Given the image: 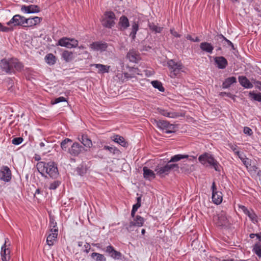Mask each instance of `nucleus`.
Instances as JSON below:
<instances>
[{
    "label": "nucleus",
    "mask_w": 261,
    "mask_h": 261,
    "mask_svg": "<svg viewBox=\"0 0 261 261\" xmlns=\"http://www.w3.org/2000/svg\"><path fill=\"white\" fill-rule=\"evenodd\" d=\"M37 168L42 176H44V172L52 178H56L59 175L57 164L54 162H40L37 164Z\"/></svg>",
    "instance_id": "1"
},
{
    "label": "nucleus",
    "mask_w": 261,
    "mask_h": 261,
    "mask_svg": "<svg viewBox=\"0 0 261 261\" xmlns=\"http://www.w3.org/2000/svg\"><path fill=\"white\" fill-rule=\"evenodd\" d=\"M23 67L22 64L16 59H3L0 61V68L8 73H14L15 71H19Z\"/></svg>",
    "instance_id": "2"
},
{
    "label": "nucleus",
    "mask_w": 261,
    "mask_h": 261,
    "mask_svg": "<svg viewBox=\"0 0 261 261\" xmlns=\"http://www.w3.org/2000/svg\"><path fill=\"white\" fill-rule=\"evenodd\" d=\"M200 163L205 167H210L214 168L217 171H220V165L214 158L213 155L205 152L200 155L198 158Z\"/></svg>",
    "instance_id": "3"
},
{
    "label": "nucleus",
    "mask_w": 261,
    "mask_h": 261,
    "mask_svg": "<svg viewBox=\"0 0 261 261\" xmlns=\"http://www.w3.org/2000/svg\"><path fill=\"white\" fill-rule=\"evenodd\" d=\"M179 165L177 164H169V162L164 166H157L155 169L156 174L161 177H163L168 175L171 170L177 171L179 169Z\"/></svg>",
    "instance_id": "4"
},
{
    "label": "nucleus",
    "mask_w": 261,
    "mask_h": 261,
    "mask_svg": "<svg viewBox=\"0 0 261 261\" xmlns=\"http://www.w3.org/2000/svg\"><path fill=\"white\" fill-rule=\"evenodd\" d=\"M167 65L171 70L170 76L172 78L177 76L184 67L181 63L176 62L173 60H169L167 62Z\"/></svg>",
    "instance_id": "5"
},
{
    "label": "nucleus",
    "mask_w": 261,
    "mask_h": 261,
    "mask_svg": "<svg viewBox=\"0 0 261 261\" xmlns=\"http://www.w3.org/2000/svg\"><path fill=\"white\" fill-rule=\"evenodd\" d=\"M154 124L160 129L165 130V133L171 134L175 132V125L163 120H154Z\"/></svg>",
    "instance_id": "6"
},
{
    "label": "nucleus",
    "mask_w": 261,
    "mask_h": 261,
    "mask_svg": "<svg viewBox=\"0 0 261 261\" xmlns=\"http://www.w3.org/2000/svg\"><path fill=\"white\" fill-rule=\"evenodd\" d=\"M144 223V219L139 215L136 216L133 220H130L129 223L124 224L125 229L128 231H134L136 227H141Z\"/></svg>",
    "instance_id": "7"
},
{
    "label": "nucleus",
    "mask_w": 261,
    "mask_h": 261,
    "mask_svg": "<svg viewBox=\"0 0 261 261\" xmlns=\"http://www.w3.org/2000/svg\"><path fill=\"white\" fill-rule=\"evenodd\" d=\"M115 14L112 11H107L105 13V17L102 20V24L103 27L111 28L115 24Z\"/></svg>",
    "instance_id": "8"
},
{
    "label": "nucleus",
    "mask_w": 261,
    "mask_h": 261,
    "mask_svg": "<svg viewBox=\"0 0 261 261\" xmlns=\"http://www.w3.org/2000/svg\"><path fill=\"white\" fill-rule=\"evenodd\" d=\"M78 41L74 38L63 37L58 40L57 45L68 48H75L78 46Z\"/></svg>",
    "instance_id": "9"
},
{
    "label": "nucleus",
    "mask_w": 261,
    "mask_h": 261,
    "mask_svg": "<svg viewBox=\"0 0 261 261\" xmlns=\"http://www.w3.org/2000/svg\"><path fill=\"white\" fill-rule=\"evenodd\" d=\"M85 151V147L78 142H74L68 149V152L73 156H76Z\"/></svg>",
    "instance_id": "10"
},
{
    "label": "nucleus",
    "mask_w": 261,
    "mask_h": 261,
    "mask_svg": "<svg viewBox=\"0 0 261 261\" xmlns=\"http://www.w3.org/2000/svg\"><path fill=\"white\" fill-rule=\"evenodd\" d=\"M217 220L216 224L218 226H227L229 224V222L226 213L222 211L217 216Z\"/></svg>",
    "instance_id": "11"
},
{
    "label": "nucleus",
    "mask_w": 261,
    "mask_h": 261,
    "mask_svg": "<svg viewBox=\"0 0 261 261\" xmlns=\"http://www.w3.org/2000/svg\"><path fill=\"white\" fill-rule=\"evenodd\" d=\"M12 178L11 171L6 166H2L0 169V179L5 182H9Z\"/></svg>",
    "instance_id": "12"
},
{
    "label": "nucleus",
    "mask_w": 261,
    "mask_h": 261,
    "mask_svg": "<svg viewBox=\"0 0 261 261\" xmlns=\"http://www.w3.org/2000/svg\"><path fill=\"white\" fill-rule=\"evenodd\" d=\"M25 18L18 14L14 15L13 18L7 22L8 25L13 24V26L21 25L24 27L25 24Z\"/></svg>",
    "instance_id": "13"
},
{
    "label": "nucleus",
    "mask_w": 261,
    "mask_h": 261,
    "mask_svg": "<svg viewBox=\"0 0 261 261\" xmlns=\"http://www.w3.org/2000/svg\"><path fill=\"white\" fill-rule=\"evenodd\" d=\"M90 47L95 51H103L107 49L108 44L105 42L96 41L91 44Z\"/></svg>",
    "instance_id": "14"
},
{
    "label": "nucleus",
    "mask_w": 261,
    "mask_h": 261,
    "mask_svg": "<svg viewBox=\"0 0 261 261\" xmlns=\"http://www.w3.org/2000/svg\"><path fill=\"white\" fill-rule=\"evenodd\" d=\"M158 112L165 117L175 118L179 116V113L173 111H168L167 110L163 109L162 108L157 109Z\"/></svg>",
    "instance_id": "15"
},
{
    "label": "nucleus",
    "mask_w": 261,
    "mask_h": 261,
    "mask_svg": "<svg viewBox=\"0 0 261 261\" xmlns=\"http://www.w3.org/2000/svg\"><path fill=\"white\" fill-rule=\"evenodd\" d=\"M215 63L219 69H223L226 67L228 65L227 60L222 56L216 57L214 58Z\"/></svg>",
    "instance_id": "16"
},
{
    "label": "nucleus",
    "mask_w": 261,
    "mask_h": 261,
    "mask_svg": "<svg viewBox=\"0 0 261 261\" xmlns=\"http://www.w3.org/2000/svg\"><path fill=\"white\" fill-rule=\"evenodd\" d=\"M21 10L27 13H35L40 12L41 9L37 5H30L28 6L23 5L21 7Z\"/></svg>",
    "instance_id": "17"
},
{
    "label": "nucleus",
    "mask_w": 261,
    "mask_h": 261,
    "mask_svg": "<svg viewBox=\"0 0 261 261\" xmlns=\"http://www.w3.org/2000/svg\"><path fill=\"white\" fill-rule=\"evenodd\" d=\"M200 49L204 53L211 54L213 53L214 47L211 43L207 42H202L199 45Z\"/></svg>",
    "instance_id": "18"
},
{
    "label": "nucleus",
    "mask_w": 261,
    "mask_h": 261,
    "mask_svg": "<svg viewBox=\"0 0 261 261\" xmlns=\"http://www.w3.org/2000/svg\"><path fill=\"white\" fill-rule=\"evenodd\" d=\"M120 31H124L126 30L129 26V22L127 17L124 15H122L119 18V21L118 24Z\"/></svg>",
    "instance_id": "19"
},
{
    "label": "nucleus",
    "mask_w": 261,
    "mask_h": 261,
    "mask_svg": "<svg viewBox=\"0 0 261 261\" xmlns=\"http://www.w3.org/2000/svg\"><path fill=\"white\" fill-rule=\"evenodd\" d=\"M238 80L240 85L245 88L250 89L253 86V84L245 76H239Z\"/></svg>",
    "instance_id": "20"
},
{
    "label": "nucleus",
    "mask_w": 261,
    "mask_h": 261,
    "mask_svg": "<svg viewBox=\"0 0 261 261\" xmlns=\"http://www.w3.org/2000/svg\"><path fill=\"white\" fill-rule=\"evenodd\" d=\"M42 20L41 17H34L33 18H25V24L24 25V27H29L35 25L39 23Z\"/></svg>",
    "instance_id": "21"
},
{
    "label": "nucleus",
    "mask_w": 261,
    "mask_h": 261,
    "mask_svg": "<svg viewBox=\"0 0 261 261\" xmlns=\"http://www.w3.org/2000/svg\"><path fill=\"white\" fill-rule=\"evenodd\" d=\"M1 254L3 261H8L10 259V250L9 248L6 247V244L2 246Z\"/></svg>",
    "instance_id": "22"
},
{
    "label": "nucleus",
    "mask_w": 261,
    "mask_h": 261,
    "mask_svg": "<svg viewBox=\"0 0 261 261\" xmlns=\"http://www.w3.org/2000/svg\"><path fill=\"white\" fill-rule=\"evenodd\" d=\"M126 57L132 62H137L139 58L138 53L134 49L130 50L127 54Z\"/></svg>",
    "instance_id": "23"
},
{
    "label": "nucleus",
    "mask_w": 261,
    "mask_h": 261,
    "mask_svg": "<svg viewBox=\"0 0 261 261\" xmlns=\"http://www.w3.org/2000/svg\"><path fill=\"white\" fill-rule=\"evenodd\" d=\"M237 79L234 76L229 77L225 79L223 82L222 87L223 89L229 88L233 84L237 83Z\"/></svg>",
    "instance_id": "24"
},
{
    "label": "nucleus",
    "mask_w": 261,
    "mask_h": 261,
    "mask_svg": "<svg viewBox=\"0 0 261 261\" xmlns=\"http://www.w3.org/2000/svg\"><path fill=\"white\" fill-rule=\"evenodd\" d=\"M52 233L49 234L46 239V242L47 244L51 246L54 245V241L56 240L58 236V229H55L54 231H51Z\"/></svg>",
    "instance_id": "25"
},
{
    "label": "nucleus",
    "mask_w": 261,
    "mask_h": 261,
    "mask_svg": "<svg viewBox=\"0 0 261 261\" xmlns=\"http://www.w3.org/2000/svg\"><path fill=\"white\" fill-rule=\"evenodd\" d=\"M143 176L145 179L151 180L155 177V175L153 171L148 169L147 167L143 168Z\"/></svg>",
    "instance_id": "26"
},
{
    "label": "nucleus",
    "mask_w": 261,
    "mask_h": 261,
    "mask_svg": "<svg viewBox=\"0 0 261 261\" xmlns=\"http://www.w3.org/2000/svg\"><path fill=\"white\" fill-rule=\"evenodd\" d=\"M139 30V23L138 21H134L132 22L131 32L129 37L132 40H135L136 37V34Z\"/></svg>",
    "instance_id": "27"
},
{
    "label": "nucleus",
    "mask_w": 261,
    "mask_h": 261,
    "mask_svg": "<svg viewBox=\"0 0 261 261\" xmlns=\"http://www.w3.org/2000/svg\"><path fill=\"white\" fill-rule=\"evenodd\" d=\"M79 140L85 147L90 148L92 146V141L87 135H82L81 137H79Z\"/></svg>",
    "instance_id": "28"
},
{
    "label": "nucleus",
    "mask_w": 261,
    "mask_h": 261,
    "mask_svg": "<svg viewBox=\"0 0 261 261\" xmlns=\"http://www.w3.org/2000/svg\"><path fill=\"white\" fill-rule=\"evenodd\" d=\"M93 66L98 69V73H108L110 68V66L105 65L101 64H94Z\"/></svg>",
    "instance_id": "29"
},
{
    "label": "nucleus",
    "mask_w": 261,
    "mask_h": 261,
    "mask_svg": "<svg viewBox=\"0 0 261 261\" xmlns=\"http://www.w3.org/2000/svg\"><path fill=\"white\" fill-rule=\"evenodd\" d=\"M213 201L216 204H219L222 201V194L220 192H216L212 193Z\"/></svg>",
    "instance_id": "30"
},
{
    "label": "nucleus",
    "mask_w": 261,
    "mask_h": 261,
    "mask_svg": "<svg viewBox=\"0 0 261 261\" xmlns=\"http://www.w3.org/2000/svg\"><path fill=\"white\" fill-rule=\"evenodd\" d=\"M62 58L66 62H69L73 59V53L68 50H64L62 54Z\"/></svg>",
    "instance_id": "31"
},
{
    "label": "nucleus",
    "mask_w": 261,
    "mask_h": 261,
    "mask_svg": "<svg viewBox=\"0 0 261 261\" xmlns=\"http://www.w3.org/2000/svg\"><path fill=\"white\" fill-rule=\"evenodd\" d=\"M188 155L186 154H176L175 155H173L171 158L170 160L168 162L169 164H170L172 162H177L179 161H180L181 159H188L189 158Z\"/></svg>",
    "instance_id": "32"
},
{
    "label": "nucleus",
    "mask_w": 261,
    "mask_h": 261,
    "mask_svg": "<svg viewBox=\"0 0 261 261\" xmlns=\"http://www.w3.org/2000/svg\"><path fill=\"white\" fill-rule=\"evenodd\" d=\"M45 60L48 64L53 65L56 62V58L53 54H48L45 57Z\"/></svg>",
    "instance_id": "33"
},
{
    "label": "nucleus",
    "mask_w": 261,
    "mask_h": 261,
    "mask_svg": "<svg viewBox=\"0 0 261 261\" xmlns=\"http://www.w3.org/2000/svg\"><path fill=\"white\" fill-rule=\"evenodd\" d=\"M148 27L149 29L155 33H161L163 29V27H158L153 22H148Z\"/></svg>",
    "instance_id": "34"
},
{
    "label": "nucleus",
    "mask_w": 261,
    "mask_h": 261,
    "mask_svg": "<svg viewBox=\"0 0 261 261\" xmlns=\"http://www.w3.org/2000/svg\"><path fill=\"white\" fill-rule=\"evenodd\" d=\"M114 141L123 147H126L128 145L124 138L119 135H116L114 137Z\"/></svg>",
    "instance_id": "35"
},
{
    "label": "nucleus",
    "mask_w": 261,
    "mask_h": 261,
    "mask_svg": "<svg viewBox=\"0 0 261 261\" xmlns=\"http://www.w3.org/2000/svg\"><path fill=\"white\" fill-rule=\"evenodd\" d=\"M192 165H190L187 163H184L181 165L180 168L182 172H184L185 174H188L192 171Z\"/></svg>",
    "instance_id": "36"
},
{
    "label": "nucleus",
    "mask_w": 261,
    "mask_h": 261,
    "mask_svg": "<svg viewBox=\"0 0 261 261\" xmlns=\"http://www.w3.org/2000/svg\"><path fill=\"white\" fill-rule=\"evenodd\" d=\"M91 257L92 259H95L96 261H106V258L103 254L93 252L91 254Z\"/></svg>",
    "instance_id": "37"
},
{
    "label": "nucleus",
    "mask_w": 261,
    "mask_h": 261,
    "mask_svg": "<svg viewBox=\"0 0 261 261\" xmlns=\"http://www.w3.org/2000/svg\"><path fill=\"white\" fill-rule=\"evenodd\" d=\"M151 84L155 88L158 89L161 92H164L165 90L161 82L158 81H153L151 82Z\"/></svg>",
    "instance_id": "38"
},
{
    "label": "nucleus",
    "mask_w": 261,
    "mask_h": 261,
    "mask_svg": "<svg viewBox=\"0 0 261 261\" xmlns=\"http://www.w3.org/2000/svg\"><path fill=\"white\" fill-rule=\"evenodd\" d=\"M249 96L254 100L261 102V93H255L254 92H250Z\"/></svg>",
    "instance_id": "39"
},
{
    "label": "nucleus",
    "mask_w": 261,
    "mask_h": 261,
    "mask_svg": "<svg viewBox=\"0 0 261 261\" xmlns=\"http://www.w3.org/2000/svg\"><path fill=\"white\" fill-rule=\"evenodd\" d=\"M247 216L249 218V219L253 223H257V216L252 210L250 209V213L248 214Z\"/></svg>",
    "instance_id": "40"
},
{
    "label": "nucleus",
    "mask_w": 261,
    "mask_h": 261,
    "mask_svg": "<svg viewBox=\"0 0 261 261\" xmlns=\"http://www.w3.org/2000/svg\"><path fill=\"white\" fill-rule=\"evenodd\" d=\"M72 142V141L69 138H66L63 140L61 143V147L62 149L63 150H66V149L68 147V143H71Z\"/></svg>",
    "instance_id": "41"
},
{
    "label": "nucleus",
    "mask_w": 261,
    "mask_h": 261,
    "mask_svg": "<svg viewBox=\"0 0 261 261\" xmlns=\"http://www.w3.org/2000/svg\"><path fill=\"white\" fill-rule=\"evenodd\" d=\"M253 251L259 257H261V245L255 244L253 246Z\"/></svg>",
    "instance_id": "42"
},
{
    "label": "nucleus",
    "mask_w": 261,
    "mask_h": 261,
    "mask_svg": "<svg viewBox=\"0 0 261 261\" xmlns=\"http://www.w3.org/2000/svg\"><path fill=\"white\" fill-rule=\"evenodd\" d=\"M76 171L79 175L83 176L86 173L87 169L83 165H80L76 168Z\"/></svg>",
    "instance_id": "43"
},
{
    "label": "nucleus",
    "mask_w": 261,
    "mask_h": 261,
    "mask_svg": "<svg viewBox=\"0 0 261 261\" xmlns=\"http://www.w3.org/2000/svg\"><path fill=\"white\" fill-rule=\"evenodd\" d=\"M104 148L106 150H108L110 152H112L113 154H118L120 153V151L116 147L105 146Z\"/></svg>",
    "instance_id": "44"
},
{
    "label": "nucleus",
    "mask_w": 261,
    "mask_h": 261,
    "mask_svg": "<svg viewBox=\"0 0 261 261\" xmlns=\"http://www.w3.org/2000/svg\"><path fill=\"white\" fill-rule=\"evenodd\" d=\"M49 226L50 228L51 231H54V229H58V228L57 227V223L55 221V219L53 218H50Z\"/></svg>",
    "instance_id": "45"
},
{
    "label": "nucleus",
    "mask_w": 261,
    "mask_h": 261,
    "mask_svg": "<svg viewBox=\"0 0 261 261\" xmlns=\"http://www.w3.org/2000/svg\"><path fill=\"white\" fill-rule=\"evenodd\" d=\"M110 256L115 259H119L121 257V253L114 249Z\"/></svg>",
    "instance_id": "46"
},
{
    "label": "nucleus",
    "mask_w": 261,
    "mask_h": 261,
    "mask_svg": "<svg viewBox=\"0 0 261 261\" xmlns=\"http://www.w3.org/2000/svg\"><path fill=\"white\" fill-rule=\"evenodd\" d=\"M63 101H67L66 99L63 96H60L52 100L51 104L55 105Z\"/></svg>",
    "instance_id": "47"
},
{
    "label": "nucleus",
    "mask_w": 261,
    "mask_h": 261,
    "mask_svg": "<svg viewBox=\"0 0 261 261\" xmlns=\"http://www.w3.org/2000/svg\"><path fill=\"white\" fill-rule=\"evenodd\" d=\"M61 182L58 180L54 181L50 184L49 188L50 190H55L59 186Z\"/></svg>",
    "instance_id": "48"
},
{
    "label": "nucleus",
    "mask_w": 261,
    "mask_h": 261,
    "mask_svg": "<svg viewBox=\"0 0 261 261\" xmlns=\"http://www.w3.org/2000/svg\"><path fill=\"white\" fill-rule=\"evenodd\" d=\"M23 139L21 137L14 138L12 140V144H13L14 145H18L21 144L22 143V142L23 141Z\"/></svg>",
    "instance_id": "49"
},
{
    "label": "nucleus",
    "mask_w": 261,
    "mask_h": 261,
    "mask_svg": "<svg viewBox=\"0 0 261 261\" xmlns=\"http://www.w3.org/2000/svg\"><path fill=\"white\" fill-rule=\"evenodd\" d=\"M217 37L218 38L217 39H222L223 40L227 42L228 45H229V46H230L232 44V43L230 41L228 40L226 37H225L222 34L218 35Z\"/></svg>",
    "instance_id": "50"
},
{
    "label": "nucleus",
    "mask_w": 261,
    "mask_h": 261,
    "mask_svg": "<svg viewBox=\"0 0 261 261\" xmlns=\"http://www.w3.org/2000/svg\"><path fill=\"white\" fill-rule=\"evenodd\" d=\"M114 250V247L111 245H109L106 247L105 251L110 255H111V254H112V253H113Z\"/></svg>",
    "instance_id": "51"
},
{
    "label": "nucleus",
    "mask_w": 261,
    "mask_h": 261,
    "mask_svg": "<svg viewBox=\"0 0 261 261\" xmlns=\"http://www.w3.org/2000/svg\"><path fill=\"white\" fill-rule=\"evenodd\" d=\"M11 30V29L10 28L3 25L0 22V31L8 32Z\"/></svg>",
    "instance_id": "52"
},
{
    "label": "nucleus",
    "mask_w": 261,
    "mask_h": 261,
    "mask_svg": "<svg viewBox=\"0 0 261 261\" xmlns=\"http://www.w3.org/2000/svg\"><path fill=\"white\" fill-rule=\"evenodd\" d=\"M153 47L152 44L150 45H147L146 44H144L142 46V48L141 50L143 51H148L150 49H151Z\"/></svg>",
    "instance_id": "53"
},
{
    "label": "nucleus",
    "mask_w": 261,
    "mask_h": 261,
    "mask_svg": "<svg viewBox=\"0 0 261 261\" xmlns=\"http://www.w3.org/2000/svg\"><path fill=\"white\" fill-rule=\"evenodd\" d=\"M244 133L245 134L250 136L252 134V130L251 128H250L248 127H244Z\"/></svg>",
    "instance_id": "54"
},
{
    "label": "nucleus",
    "mask_w": 261,
    "mask_h": 261,
    "mask_svg": "<svg viewBox=\"0 0 261 261\" xmlns=\"http://www.w3.org/2000/svg\"><path fill=\"white\" fill-rule=\"evenodd\" d=\"M230 147L234 151V152L236 154H237L239 156L240 158H241V157L240 156V151L237 150V145H231L230 146Z\"/></svg>",
    "instance_id": "55"
},
{
    "label": "nucleus",
    "mask_w": 261,
    "mask_h": 261,
    "mask_svg": "<svg viewBox=\"0 0 261 261\" xmlns=\"http://www.w3.org/2000/svg\"><path fill=\"white\" fill-rule=\"evenodd\" d=\"M84 247L85 248L84 251L87 253H88L91 249L90 245L88 243H85V244L84 245Z\"/></svg>",
    "instance_id": "56"
},
{
    "label": "nucleus",
    "mask_w": 261,
    "mask_h": 261,
    "mask_svg": "<svg viewBox=\"0 0 261 261\" xmlns=\"http://www.w3.org/2000/svg\"><path fill=\"white\" fill-rule=\"evenodd\" d=\"M170 32L171 34L175 37L179 38L181 36V35L176 32L174 29H170Z\"/></svg>",
    "instance_id": "57"
},
{
    "label": "nucleus",
    "mask_w": 261,
    "mask_h": 261,
    "mask_svg": "<svg viewBox=\"0 0 261 261\" xmlns=\"http://www.w3.org/2000/svg\"><path fill=\"white\" fill-rule=\"evenodd\" d=\"M255 87L261 91V82L259 81L254 80L253 82Z\"/></svg>",
    "instance_id": "58"
},
{
    "label": "nucleus",
    "mask_w": 261,
    "mask_h": 261,
    "mask_svg": "<svg viewBox=\"0 0 261 261\" xmlns=\"http://www.w3.org/2000/svg\"><path fill=\"white\" fill-rule=\"evenodd\" d=\"M219 95L222 97L224 96H227V97H229L230 98H231L233 96V95L230 93H226L225 92H220Z\"/></svg>",
    "instance_id": "59"
},
{
    "label": "nucleus",
    "mask_w": 261,
    "mask_h": 261,
    "mask_svg": "<svg viewBox=\"0 0 261 261\" xmlns=\"http://www.w3.org/2000/svg\"><path fill=\"white\" fill-rule=\"evenodd\" d=\"M140 206L141 203H136L135 204L133 205L132 210H134L136 212Z\"/></svg>",
    "instance_id": "60"
},
{
    "label": "nucleus",
    "mask_w": 261,
    "mask_h": 261,
    "mask_svg": "<svg viewBox=\"0 0 261 261\" xmlns=\"http://www.w3.org/2000/svg\"><path fill=\"white\" fill-rule=\"evenodd\" d=\"M212 193L218 192L217 191V188L215 182H213L212 186Z\"/></svg>",
    "instance_id": "61"
},
{
    "label": "nucleus",
    "mask_w": 261,
    "mask_h": 261,
    "mask_svg": "<svg viewBox=\"0 0 261 261\" xmlns=\"http://www.w3.org/2000/svg\"><path fill=\"white\" fill-rule=\"evenodd\" d=\"M8 241H9L8 238L5 239V243L4 244H6V248H9V247L10 246V243L8 244Z\"/></svg>",
    "instance_id": "62"
},
{
    "label": "nucleus",
    "mask_w": 261,
    "mask_h": 261,
    "mask_svg": "<svg viewBox=\"0 0 261 261\" xmlns=\"http://www.w3.org/2000/svg\"><path fill=\"white\" fill-rule=\"evenodd\" d=\"M124 78L126 79L132 78V76H130L128 73L126 72L124 73Z\"/></svg>",
    "instance_id": "63"
},
{
    "label": "nucleus",
    "mask_w": 261,
    "mask_h": 261,
    "mask_svg": "<svg viewBox=\"0 0 261 261\" xmlns=\"http://www.w3.org/2000/svg\"><path fill=\"white\" fill-rule=\"evenodd\" d=\"M239 208L244 212L247 207L244 205H239Z\"/></svg>",
    "instance_id": "64"
}]
</instances>
